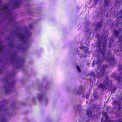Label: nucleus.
Returning a JSON list of instances; mask_svg holds the SVG:
<instances>
[{
  "mask_svg": "<svg viewBox=\"0 0 122 122\" xmlns=\"http://www.w3.org/2000/svg\"><path fill=\"white\" fill-rule=\"evenodd\" d=\"M27 28L26 27H25L23 28L25 30V33L23 34L21 32L17 33V36L22 41L23 43L26 44L28 41V38L30 37L31 35V32L27 30Z\"/></svg>",
  "mask_w": 122,
  "mask_h": 122,
  "instance_id": "obj_1",
  "label": "nucleus"
},
{
  "mask_svg": "<svg viewBox=\"0 0 122 122\" xmlns=\"http://www.w3.org/2000/svg\"><path fill=\"white\" fill-rule=\"evenodd\" d=\"M10 58L11 63L13 64L14 62V63L17 64L16 67V68L23 67L24 61L18 59V58H19V56H17L16 53L14 52L12 54Z\"/></svg>",
  "mask_w": 122,
  "mask_h": 122,
  "instance_id": "obj_2",
  "label": "nucleus"
},
{
  "mask_svg": "<svg viewBox=\"0 0 122 122\" xmlns=\"http://www.w3.org/2000/svg\"><path fill=\"white\" fill-rule=\"evenodd\" d=\"M5 83L6 84V86H4L5 91V93L7 94L8 92L11 90L12 88V87L15 84V81H13L11 82H8V79L7 78H6L4 79Z\"/></svg>",
  "mask_w": 122,
  "mask_h": 122,
  "instance_id": "obj_3",
  "label": "nucleus"
},
{
  "mask_svg": "<svg viewBox=\"0 0 122 122\" xmlns=\"http://www.w3.org/2000/svg\"><path fill=\"white\" fill-rule=\"evenodd\" d=\"M12 5V9L19 8L21 4L20 0H11Z\"/></svg>",
  "mask_w": 122,
  "mask_h": 122,
  "instance_id": "obj_4",
  "label": "nucleus"
},
{
  "mask_svg": "<svg viewBox=\"0 0 122 122\" xmlns=\"http://www.w3.org/2000/svg\"><path fill=\"white\" fill-rule=\"evenodd\" d=\"M109 80L108 77H106L104 80V83L105 84V85L101 83H100V87L103 90V91H104L105 90L107 89L106 85L109 84Z\"/></svg>",
  "mask_w": 122,
  "mask_h": 122,
  "instance_id": "obj_5",
  "label": "nucleus"
},
{
  "mask_svg": "<svg viewBox=\"0 0 122 122\" xmlns=\"http://www.w3.org/2000/svg\"><path fill=\"white\" fill-rule=\"evenodd\" d=\"M107 40H105L103 43L102 49L100 51V53L102 54V56H104L106 50V49Z\"/></svg>",
  "mask_w": 122,
  "mask_h": 122,
  "instance_id": "obj_6",
  "label": "nucleus"
},
{
  "mask_svg": "<svg viewBox=\"0 0 122 122\" xmlns=\"http://www.w3.org/2000/svg\"><path fill=\"white\" fill-rule=\"evenodd\" d=\"M9 4L7 3L3 5L2 8L1 9V10L4 9L7 12H8L9 10Z\"/></svg>",
  "mask_w": 122,
  "mask_h": 122,
  "instance_id": "obj_7",
  "label": "nucleus"
},
{
  "mask_svg": "<svg viewBox=\"0 0 122 122\" xmlns=\"http://www.w3.org/2000/svg\"><path fill=\"white\" fill-rule=\"evenodd\" d=\"M117 73H114L112 74V76L118 82H120V81L121 78L119 75H118Z\"/></svg>",
  "mask_w": 122,
  "mask_h": 122,
  "instance_id": "obj_8",
  "label": "nucleus"
},
{
  "mask_svg": "<svg viewBox=\"0 0 122 122\" xmlns=\"http://www.w3.org/2000/svg\"><path fill=\"white\" fill-rule=\"evenodd\" d=\"M121 31V29L118 30H114L113 31V33L115 36L119 37V34L120 33Z\"/></svg>",
  "mask_w": 122,
  "mask_h": 122,
  "instance_id": "obj_9",
  "label": "nucleus"
},
{
  "mask_svg": "<svg viewBox=\"0 0 122 122\" xmlns=\"http://www.w3.org/2000/svg\"><path fill=\"white\" fill-rule=\"evenodd\" d=\"M102 21L98 22L97 23L96 29H97L101 28L102 26Z\"/></svg>",
  "mask_w": 122,
  "mask_h": 122,
  "instance_id": "obj_10",
  "label": "nucleus"
},
{
  "mask_svg": "<svg viewBox=\"0 0 122 122\" xmlns=\"http://www.w3.org/2000/svg\"><path fill=\"white\" fill-rule=\"evenodd\" d=\"M118 12V14H119V15H120L121 16L117 19L119 21V22L121 21V22L122 23V9L120 10Z\"/></svg>",
  "mask_w": 122,
  "mask_h": 122,
  "instance_id": "obj_11",
  "label": "nucleus"
},
{
  "mask_svg": "<svg viewBox=\"0 0 122 122\" xmlns=\"http://www.w3.org/2000/svg\"><path fill=\"white\" fill-rule=\"evenodd\" d=\"M103 115L104 117L106 119L105 120V122H107V120L108 118V114L107 113V112H104L103 113ZM108 122H111V120H108Z\"/></svg>",
  "mask_w": 122,
  "mask_h": 122,
  "instance_id": "obj_12",
  "label": "nucleus"
},
{
  "mask_svg": "<svg viewBox=\"0 0 122 122\" xmlns=\"http://www.w3.org/2000/svg\"><path fill=\"white\" fill-rule=\"evenodd\" d=\"M109 62L110 65L115 63V59L113 57H112L109 59Z\"/></svg>",
  "mask_w": 122,
  "mask_h": 122,
  "instance_id": "obj_13",
  "label": "nucleus"
},
{
  "mask_svg": "<svg viewBox=\"0 0 122 122\" xmlns=\"http://www.w3.org/2000/svg\"><path fill=\"white\" fill-rule=\"evenodd\" d=\"M102 62V60L101 58L99 56H98L97 58V63L100 65Z\"/></svg>",
  "mask_w": 122,
  "mask_h": 122,
  "instance_id": "obj_14",
  "label": "nucleus"
},
{
  "mask_svg": "<svg viewBox=\"0 0 122 122\" xmlns=\"http://www.w3.org/2000/svg\"><path fill=\"white\" fill-rule=\"evenodd\" d=\"M87 113L88 117H90L92 116L93 114V112L92 111L88 109L87 111Z\"/></svg>",
  "mask_w": 122,
  "mask_h": 122,
  "instance_id": "obj_15",
  "label": "nucleus"
},
{
  "mask_svg": "<svg viewBox=\"0 0 122 122\" xmlns=\"http://www.w3.org/2000/svg\"><path fill=\"white\" fill-rule=\"evenodd\" d=\"M104 7H106L108 6L109 3V1L107 0H104Z\"/></svg>",
  "mask_w": 122,
  "mask_h": 122,
  "instance_id": "obj_16",
  "label": "nucleus"
},
{
  "mask_svg": "<svg viewBox=\"0 0 122 122\" xmlns=\"http://www.w3.org/2000/svg\"><path fill=\"white\" fill-rule=\"evenodd\" d=\"M89 74L91 76V77H92V78H93V79L95 78V74L93 72L91 71L90 72Z\"/></svg>",
  "mask_w": 122,
  "mask_h": 122,
  "instance_id": "obj_17",
  "label": "nucleus"
},
{
  "mask_svg": "<svg viewBox=\"0 0 122 122\" xmlns=\"http://www.w3.org/2000/svg\"><path fill=\"white\" fill-rule=\"evenodd\" d=\"M9 47H13L14 46V45L12 41L10 42L9 44Z\"/></svg>",
  "mask_w": 122,
  "mask_h": 122,
  "instance_id": "obj_18",
  "label": "nucleus"
},
{
  "mask_svg": "<svg viewBox=\"0 0 122 122\" xmlns=\"http://www.w3.org/2000/svg\"><path fill=\"white\" fill-rule=\"evenodd\" d=\"M43 96V95L41 94H40L38 95V98L39 100L42 98Z\"/></svg>",
  "mask_w": 122,
  "mask_h": 122,
  "instance_id": "obj_19",
  "label": "nucleus"
},
{
  "mask_svg": "<svg viewBox=\"0 0 122 122\" xmlns=\"http://www.w3.org/2000/svg\"><path fill=\"white\" fill-rule=\"evenodd\" d=\"M76 66L77 71L81 73V71L80 67L78 65H77Z\"/></svg>",
  "mask_w": 122,
  "mask_h": 122,
  "instance_id": "obj_20",
  "label": "nucleus"
},
{
  "mask_svg": "<svg viewBox=\"0 0 122 122\" xmlns=\"http://www.w3.org/2000/svg\"><path fill=\"white\" fill-rule=\"evenodd\" d=\"M119 41L120 43H121L122 42V34L119 37Z\"/></svg>",
  "mask_w": 122,
  "mask_h": 122,
  "instance_id": "obj_21",
  "label": "nucleus"
},
{
  "mask_svg": "<svg viewBox=\"0 0 122 122\" xmlns=\"http://www.w3.org/2000/svg\"><path fill=\"white\" fill-rule=\"evenodd\" d=\"M6 122V120L5 118H4L3 117L1 118V122Z\"/></svg>",
  "mask_w": 122,
  "mask_h": 122,
  "instance_id": "obj_22",
  "label": "nucleus"
},
{
  "mask_svg": "<svg viewBox=\"0 0 122 122\" xmlns=\"http://www.w3.org/2000/svg\"><path fill=\"white\" fill-rule=\"evenodd\" d=\"M118 69L119 70H122V65L121 64H120L118 66Z\"/></svg>",
  "mask_w": 122,
  "mask_h": 122,
  "instance_id": "obj_23",
  "label": "nucleus"
},
{
  "mask_svg": "<svg viewBox=\"0 0 122 122\" xmlns=\"http://www.w3.org/2000/svg\"><path fill=\"white\" fill-rule=\"evenodd\" d=\"M79 89L80 90H81L82 91L83 89L84 90V88L83 86H81L80 87H79Z\"/></svg>",
  "mask_w": 122,
  "mask_h": 122,
  "instance_id": "obj_24",
  "label": "nucleus"
},
{
  "mask_svg": "<svg viewBox=\"0 0 122 122\" xmlns=\"http://www.w3.org/2000/svg\"><path fill=\"white\" fill-rule=\"evenodd\" d=\"M117 102V100H114L113 102V104L114 105L116 104Z\"/></svg>",
  "mask_w": 122,
  "mask_h": 122,
  "instance_id": "obj_25",
  "label": "nucleus"
},
{
  "mask_svg": "<svg viewBox=\"0 0 122 122\" xmlns=\"http://www.w3.org/2000/svg\"><path fill=\"white\" fill-rule=\"evenodd\" d=\"M2 46L1 45L0 46V52H1L2 51Z\"/></svg>",
  "mask_w": 122,
  "mask_h": 122,
  "instance_id": "obj_26",
  "label": "nucleus"
},
{
  "mask_svg": "<svg viewBox=\"0 0 122 122\" xmlns=\"http://www.w3.org/2000/svg\"><path fill=\"white\" fill-rule=\"evenodd\" d=\"M89 97V94H86V99H88Z\"/></svg>",
  "mask_w": 122,
  "mask_h": 122,
  "instance_id": "obj_27",
  "label": "nucleus"
},
{
  "mask_svg": "<svg viewBox=\"0 0 122 122\" xmlns=\"http://www.w3.org/2000/svg\"><path fill=\"white\" fill-rule=\"evenodd\" d=\"M98 0H94V3L95 5H96L98 2Z\"/></svg>",
  "mask_w": 122,
  "mask_h": 122,
  "instance_id": "obj_28",
  "label": "nucleus"
},
{
  "mask_svg": "<svg viewBox=\"0 0 122 122\" xmlns=\"http://www.w3.org/2000/svg\"><path fill=\"white\" fill-rule=\"evenodd\" d=\"M121 108H121L120 106V105H119V106L118 109V110L119 111L121 109Z\"/></svg>",
  "mask_w": 122,
  "mask_h": 122,
  "instance_id": "obj_29",
  "label": "nucleus"
},
{
  "mask_svg": "<svg viewBox=\"0 0 122 122\" xmlns=\"http://www.w3.org/2000/svg\"><path fill=\"white\" fill-rule=\"evenodd\" d=\"M97 93H95L93 95L95 98H96L97 97Z\"/></svg>",
  "mask_w": 122,
  "mask_h": 122,
  "instance_id": "obj_30",
  "label": "nucleus"
},
{
  "mask_svg": "<svg viewBox=\"0 0 122 122\" xmlns=\"http://www.w3.org/2000/svg\"><path fill=\"white\" fill-rule=\"evenodd\" d=\"M29 27L30 28H32L33 27V25L32 24H29Z\"/></svg>",
  "mask_w": 122,
  "mask_h": 122,
  "instance_id": "obj_31",
  "label": "nucleus"
},
{
  "mask_svg": "<svg viewBox=\"0 0 122 122\" xmlns=\"http://www.w3.org/2000/svg\"><path fill=\"white\" fill-rule=\"evenodd\" d=\"M95 63L94 62H93L92 64V67H94L95 66Z\"/></svg>",
  "mask_w": 122,
  "mask_h": 122,
  "instance_id": "obj_32",
  "label": "nucleus"
},
{
  "mask_svg": "<svg viewBox=\"0 0 122 122\" xmlns=\"http://www.w3.org/2000/svg\"><path fill=\"white\" fill-rule=\"evenodd\" d=\"M109 46L110 47H111L112 46V44L110 42L109 43Z\"/></svg>",
  "mask_w": 122,
  "mask_h": 122,
  "instance_id": "obj_33",
  "label": "nucleus"
},
{
  "mask_svg": "<svg viewBox=\"0 0 122 122\" xmlns=\"http://www.w3.org/2000/svg\"><path fill=\"white\" fill-rule=\"evenodd\" d=\"M84 46H83L80 47V48L81 49H82V48H84Z\"/></svg>",
  "mask_w": 122,
  "mask_h": 122,
  "instance_id": "obj_34",
  "label": "nucleus"
},
{
  "mask_svg": "<svg viewBox=\"0 0 122 122\" xmlns=\"http://www.w3.org/2000/svg\"><path fill=\"white\" fill-rule=\"evenodd\" d=\"M13 19H10V20H9V21L10 22H11V21H13Z\"/></svg>",
  "mask_w": 122,
  "mask_h": 122,
  "instance_id": "obj_35",
  "label": "nucleus"
},
{
  "mask_svg": "<svg viewBox=\"0 0 122 122\" xmlns=\"http://www.w3.org/2000/svg\"><path fill=\"white\" fill-rule=\"evenodd\" d=\"M104 72H102V75H103L104 74Z\"/></svg>",
  "mask_w": 122,
  "mask_h": 122,
  "instance_id": "obj_36",
  "label": "nucleus"
},
{
  "mask_svg": "<svg viewBox=\"0 0 122 122\" xmlns=\"http://www.w3.org/2000/svg\"><path fill=\"white\" fill-rule=\"evenodd\" d=\"M117 122H122V121H118Z\"/></svg>",
  "mask_w": 122,
  "mask_h": 122,
  "instance_id": "obj_37",
  "label": "nucleus"
},
{
  "mask_svg": "<svg viewBox=\"0 0 122 122\" xmlns=\"http://www.w3.org/2000/svg\"><path fill=\"white\" fill-rule=\"evenodd\" d=\"M98 46L100 47H101V46L100 45H98Z\"/></svg>",
  "mask_w": 122,
  "mask_h": 122,
  "instance_id": "obj_38",
  "label": "nucleus"
},
{
  "mask_svg": "<svg viewBox=\"0 0 122 122\" xmlns=\"http://www.w3.org/2000/svg\"><path fill=\"white\" fill-rule=\"evenodd\" d=\"M113 90H115V88H113V90H112V91Z\"/></svg>",
  "mask_w": 122,
  "mask_h": 122,
  "instance_id": "obj_39",
  "label": "nucleus"
},
{
  "mask_svg": "<svg viewBox=\"0 0 122 122\" xmlns=\"http://www.w3.org/2000/svg\"><path fill=\"white\" fill-rule=\"evenodd\" d=\"M121 73H122L121 72L120 73V74L121 75Z\"/></svg>",
  "mask_w": 122,
  "mask_h": 122,
  "instance_id": "obj_40",
  "label": "nucleus"
},
{
  "mask_svg": "<svg viewBox=\"0 0 122 122\" xmlns=\"http://www.w3.org/2000/svg\"><path fill=\"white\" fill-rule=\"evenodd\" d=\"M87 51H85V52H86V53H87Z\"/></svg>",
  "mask_w": 122,
  "mask_h": 122,
  "instance_id": "obj_41",
  "label": "nucleus"
},
{
  "mask_svg": "<svg viewBox=\"0 0 122 122\" xmlns=\"http://www.w3.org/2000/svg\"><path fill=\"white\" fill-rule=\"evenodd\" d=\"M32 101H33V99H32Z\"/></svg>",
  "mask_w": 122,
  "mask_h": 122,
  "instance_id": "obj_42",
  "label": "nucleus"
},
{
  "mask_svg": "<svg viewBox=\"0 0 122 122\" xmlns=\"http://www.w3.org/2000/svg\"><path fill=\"white\" fill-rule=\"evenodd\" d=\"M122 47V46H121V48Z\"/></svg>",
  "mask_w": 122,
  "mask_h": 122,
  "instance_id": "obj_43",
  "label": "nucleus"
},
{
  "mask_svg": "<svg viewBox=\"0 0 122 122\" xmlns=\"http://www.w3.org/2000/svg\"><path fill=\"white\" fill-rule=\"evenodd\" d=\"M34 100H35V98H34Z\"/></svg>",
  "mask_w": 122,
  "mask_h": 122,
  "instance_id": "obj_44",
  "label": "nucleus"
}]
</instances>
